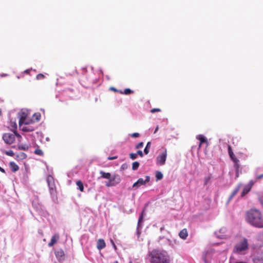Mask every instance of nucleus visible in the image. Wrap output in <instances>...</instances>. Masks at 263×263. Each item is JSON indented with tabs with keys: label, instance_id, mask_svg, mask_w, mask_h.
Returning <instances> with one entry per match:
<instances>
[{
	"label": "nucleus",
	"instance_id": "a878e982",
	"mask_svg": "<svg viewBox=\"0 0 263 263\" xmlns=\"http://www.w3.org/2000/svg\"><path fill=\"white\" fill-rule=\"evenodd\" d=\"M76 184L78 186V189L81 192L84 191V185L83 182L81 180H78L76 182Z\"/></svg>",
	"mask_w": 263,
	"mask_h": 263
},
{
	"label": "nucleus",
	"instance_id": "e433bc0d",
	"mask_svg": "<svg viewBox=\"0 0 263 263\" xmlns=\"http://www.w3.org/2000/svg\"><path fill=\"white\" fill-rule=\"evenodd\" d=\"M129 156H130V158L134 160V159H135L137 158V154H136V153H131V154H130Z\"/></svg>",
	"mask_w": 263,
	"mask_h": 263
},
{
	"label": "nucleus",
	"instance_id": "2f4dec72",
	"mask_svg": "<svg viewBox=\"0 0 263 263\" xmlns=\"http://www.w3.org/2000/svg\"><path fill=\"white\" fill-rule=\"evenodd\" d=\"M3 152L4 153H5L7 155L9 156H13L14 155V153L12 150H9V151L3 150Z\"/></svg>",
	"mask_w": 263,
	"mask_h": 263
},
{
	"label": "nucleus",
	"instance_id": "20e7f679",
	"mask_svg": "<svg viewBox=\"0 0 263 263\" xmlns=\"http://www.w3.org/2000/svg\"><path fill=\"white\" fill-rule=\"evenodd\" d=\"M46 181L49 190V192L52 198L55 196L57 191L55 184V179L50 175L46 177Z\"/></svg>",
	"mask_w": 263,
	"mask_h": 263
},
{
	"label": "nucleus",
	"instance_id": "c9c22d12",
	"mask_svg": "<svg viewBox=\"0 0 263 263\" xmlns=\"http://www.w3.org/2000/svg\"><path fill=\"white\" fill-rule=\"evenodd\" d=\"M45 78V76L43 74L39 73L37 74L36 78L37 80H42Z\"/></svg>",
	"mask_w": 263,
	"mask_h": 263
},
{
	"label": "nucleus",
	"instance_id": "2eb2a0df",
	"mask_svg": "<svg viewBox=\"0 0 263 263\" xmlns=\"http://www.w3.org/2000/svg\"><path fill=\"white\" fill-rule=\"evenodd\" d=\"M254 176L256 179L263 178V167H258L254 172Z\"/></svg>",
	"mask_w": 263,
	"mask_h": 263
},
{
	"label": "nucleus",
	"instance_id": "bb28decb",
	"mask_svg": "<svg viewBox=\"0 0 263 263\" xmlns=\"http://www.w3.org/2000/svg\"><path fill=\"white\" fill-rule=\"evenodd\" d=\"M156 181L161 180L163 178V174L160 171H156Z\"/></svg>",
	"mask_w": 263,
	"mask_h": 263
},
{
	"label": "nucleus",
	"instance_id": "a211bd4d",
	"mask_svg": "<svg viewBox=\"0 0 263 263\" xmlns=\"http://www.w3.org/2000/svg\"><path fill=\"white\" fill-rule=\"evenodd\" d=\"M197 139L200 141L199 147H201V145L203 143H205L206 145H208V141L206 138L202 135H199L197 136Z\"/></svg>",
	"mask_w": 263,
	"mask_h": 263
},
{
	"label": "nucleus",
	"instance_id": "bf43d9fd",
	"mask_svg": "<svg viewBox=\"0 0 263 263\" xmlns=\"http://www.w3.org/2000/svg\"><path fill=\"white\" fill-rule=\"evenodd\" d=\"M2 115V110L1 109H0V116Z\"/></svg>",
	"mask_w": 263,
	"mask_h": 263
},
{
	"label": "nucleus",
	"instance_id": "37998d69",
	"mask_svg": "<svg viewBox=\"0 0 263 263\" xmlns=\"http://www.w3.org/2000/svg\"><path fill=\"white\" fill-rule=\"evenodd\" d=\"M137 155H140L141 157H142L143 156V152L142 151H140V150H139L137 152Z\"/></svg>",
	"mask_w": 263,
	"mask_h": 263
},
{
	"label": "nucleus",
	"instance_id": "e2e57ef3",
	"mask_svg": "<svg viewBox=\"0 0 263 263\" xmlns=\"http://www.w3.org/2000/svg\"><path fill=\"white\" fill-rule=\"evenodd\" d=\"M157 130H158V127L156 128V129L155 130V132H156Z\"/></svg>",
	"mask_w": 263,
	"mask_h": 263
},
{
	"label": "nucleus",
	"instance_id": "3c124183",
	"mask_svg": "<svg viewBox=\"0 0 263 263\" xmlns=\"http://www.w3.org/2000/svg\"><path fill=\"white\" fill-rule=\"evenodd\" d=\"M0 171L3 172V173H5V170L4 169H3V168H2L1 166H0Z\"/></svg>",
	"mask_w": 263,
	"mask_h": 263
},
{
	"label": "nucleus",
	"instance_id": "f3484780",
	"mask_svg": "<svg viewBox=\"0 0 263 263\" xmlns=\"http://www.w3.org/2000/svg\"><path fill=\"white\" fill-rule=\"evenodd\" d=\"M30 124L31 123H30L29 124H24L25 125L23 126L22 125V127H21L22 130L23 132H32L33 130H34L35 129V127H34L33 126L30 125Z\"/></svg>",
	"mask_w": 263,
	"mask_h": 263
},
{
	"label": "nucleus",
	"instance_id": "6e6d98bb",
	"mask_svg": "<svg viewBox=\"0 0 263 263\" xmlns=\"http://www.w3.org/2000/svg\"><path fill=\"white\" fill-rule=\"evenodd\" d=\"M112 243V245H113V246H114V248H115V249H116V245H115V243L112 242V241H111Z\"/></svg>",
	"mask_w": 263,
	"mask_h": 263
},
{
	"label": "nucleus",
	"instance_id": "4be33fe9",
	"mask_svg": "<svg viewBox=\"0 0 263 263\" xmlns=\"http://www.w3.org/2000/svg\"><path fill=\"white\" fill-rule=\"evenodd\" d=\"M47 171H45V174L46 175V177L49 176V175L51 176L52 177H53V172L52 167H49L48 165L46 166Z\"/></svg>",
	"mask_w": 263,
	"mask_h": 263
},
{
	"label": "nucleus",
	"instance_id": "680f3d73",
	"mask_svg": "<svg viewBox=\"0 0 263 263\" xmlns=\"http://www.w3.org/2000/svg\"><path fill=\"white\" fill-rule=\"evenodd\" d=\"M113 263H118V261H115V262H113Z\"/></svg>",
	"mask_w": 263,
	"mask_h": 263
},
{
	"label": "nucleus",
	"instance_id": "dca6fc26",
	"mask_svg": "<svg viewBox=\"0 0 263 263\" xmlns=\"http://www.w3.org/2000/svg\"><path fill=\"white\" fill-rule=\"evenodd\" d=\"M228 153L230 156V157L232 159V160L235 163H237L238 162V160L235 157L234 153L233 152L232 148L230 145L228 146Z\"/></svg>",
	"mask_w": 263,
	"mask_h": 263
},
{
	"label": "nucleus",
	"instance_id": "aec40b11",
	"mask_svg": "<svg viewBox=\"0 0 263 263\" xmlns=\"http://www.w3.org/2000/svg\"><path fill=\"white\" fill-rule=\"evenodd\" d=\"M145 181L143 178H139L135 183H134L133 187L134 188H138L141 185L145 184Z\"/></svg>",
	"mask_w": 263,
	"mask_h": 263
},
{
	"label": "nucleus",
	"instance_id": "7ed1b4c3",
	"mask_svg": "<svg viewBox=\"0 0 263 263\" xmlns=\"http://www.w3.org/2000/svg\"><path fill=\"white\" fill-rule=\"evenodd\" d=\"M248 239L243 237L235 244L233 248V252L236 254H244V252L248 250Z\"/></svg>",
	"mask_w": 263,
	"mask_h": 263
},
{
	"label": "nucleus",
	"instance_id": "4d7b16f0",
	"mask_svg": "<svg viewBox=\"0 0 263 263\" xmlns=\"http://www.w3.org/2000/svg\"><path fill=\"white\" fill-rule=\"evenodd\" d=\"M1 77H5L7 76V74H1Z\"/></svg>",
	"mask_w": 263,
	"mask_h": 263
},
{
	"label": "nucleus",
	"instance_id": "79ce46f5",
	"mask_svg": "<svg viewBox=\"0 0 263 263\" xmlns=\"http://www.w3.org/2000/svg\"><path fill=\"white\" fill-rule=\"evenodd\" d=\"M144 180L145 181V183L149 182L150 180V177L149 176H146L145 179H144Z\"/></svg>",
	"mask_w": 263,
	"mask_h": 263
},
{
	"label": "nucleus",
	"instance_id": "6e6552de",
	"mask_svg": "<svg viewBox=\"0 0 263 263\" xmlns=\"http://www.w3.org/2000/svg\"><path fill=\"white\" fill-rule=\"evenodd\" d=\"M143 211L141 213L139 216L138 221L137 223V230H136V235L137 236L138 238H139L140 235L141 233V229L143 227Z\"/></svg>",
	"mask_w": 263,
	"mask_h": 263
},
{
	"label": "nucleus",
	"instance_id": "473e14b6",
	"mask_svg": "<svg viewBox=\"0 0 263 263\" xmlns=\"http://www.w3.org/2000/svg\"><path fill=\"white\" fill-rule=\"evenodd\" d=\"M18 169V165H10V170L13 172H16Z\"/></svg>",
	"mask_w": 263,
	"mask_h": 263
},
{
	"label": "nucleus",
	"instance_id": "864d4df0",
	"mask_svg": "<svg viewBox=\"0 0 263 263\" xmlns=\"http://www.w3.org/2000/svg\"><path fill=\"white\" fill-rule=\"evenodd\" d=\"M111 89L113 90L114 91H119L118 90H117L116 88H114V87H111Z\"/></svg>",
	"mask_w": 263,
	"mask_h": 263
},
{
	"label": "nucleus",
	"instance_id": "b1692460",
	"mask_svg": "<svg viewBox=\"0 0 263 263\" xmlns=\"http://www.w3.org/2000/svg\"><path fill=\"white\" fill-rule=\"evenodd\" d=\"M9 127L13 132V133L16 132V129L17 128V124L15 122L10 121Z\"/></svg>",
	"mask_w": 263,
	"mask_h": 263
},
{
	"label": "nucleus",
	"instance_id": "de8ad7c7",
	"mask_svg": "<svg viewBox=\"0 0 263 263\" xmlns=\"http://www.w3.org/2000/svg\"><path fill=\"white\" fill-rule=\"evenodd\" d=\"M117 158V156H114V157H108L107 159L108 160H113Z\"/></svg>",
	"mask_w": 263,
	"mask_h": 263
},
{
	"label": "nucleus",
	"instance_id": "9b49d317",
	"mask_svg": "<svg viewBox=\"0 0 263 263\" xmlns=\"http://www.w3.org/2000/svg\"><path fill=\"white\" fill-rule=\"evenodd\" d=\"M167 156V151L164 149L162 152L157 157V160L158 163L163 164L165 163Z\"/></svg>",
	"mask_w": 263,
	"mask_h": 263
},
{
	"label": "nucleus",
	"instance_id": "9d476101",
	"mask_svg": "<svg viewBox=\"0 0 263 263\" xmlns=\"http://www.w3.org/2000/svg\"><path fill=\"white\" fill-rule=\"evenodd\" d=\"M120 182V179L117 178L116 176L113 177H111L109 179H108V181L106 182L105 185L106 186H115L117 184Z\"/></svg>",
	"mask_w": 263,
	"mask_h": 263
},
{
	"label": "nucleus",
	"instance_id": "1a4fd4ad",
	"mask_svg": "<svg viewBox=\"0 0 263 263\" xmlns=\"http://www.w3.org/2000/svg\"><path fill=\"white\" fill-rule=\"evenodd\" d=\"M254 184V181L253 180H251L247 184L244 186L243 190L240 195V197L241 198L246 196L251 191Z\"/></svg>",
	"mask_w": 263,
	"mask_h": 263
},
{
	"label": "nucleus",
	"instance_id": "603ef678",
	"mask_svg": "<svg viewBox=\"0 0 263 263\" xmlns=\"http://www.w3.org/2000/svg\"><path fill=\"white\" fill-rule=\"evenodd\" d=\"M164 230V227H162L160 229L161 232H162Z\"/></svg>",
	"mask_w": 263,
	"mask_h": 263
},
{
	"label": "nucleus",
	"instance_id": "8fccbe9b",
	"mask_svg": "<svg viewBox=\"0 0 263 263\" xmlns=\"http://www.w3.org/2000/svg\"><path fill=\"white\" fill-rule=\"evenodd\" d=\"M164 237H165V236H159V240L162 239H163Z\"/></svg>",
	"mask_w": 263,
	"mask_h": 263
},
{
	"label": "nucleus",
	"instance_id": "49530a36",
	"mask_svg": "<svg viewBox=\"0 0 263 263\" xmlns=\"http://www.w3.org/2000/svg\"><path fill=\"white\" fill-rule=\"evenodd\" d=\"M139 165H132V168L133 170L136 171L138 168Z\"/></svg>",
	"mask_w": 263,
	"mask_h": 263
},
{
	"label": "nucleus",
	"instance_id": "f03ea898",
	"mask_svg": "<svg viewBox=\"0 0 263 263\" xmlns=\"http://www.w3.org/2000/svg\"><path fill=\"white\" fill-rule=\"evenodd\" d=\"M151 263H171L170 257L165 251L154 250L149 255Z\"/></svg>",
	"mask_w": 263,
	"mask_h": 263
},
{
	"label": "nucleus",
	"instance_id": "09e8293b",
	"mask_svg": "<svg viewBox=\"0 0 263 263\" xmlns=\"http://www.w3.org/2000/svg\"><path fill=\"white\" fill-rule=\"evenodd\" d=\"M30 69H27V70H25V71H24V72L25 73L28 74V73H29V72H30Z\"/></svg>",
	"mask_w": 263,
	"mask_h": 263
},
{
	"label": "nucleus",
	"instance_id": "f704fd0d",
	"mask_svg": "<svg viewBox=\"0 0 263 263\" xmlns=\"http://www.w3.org/2000/svg\"><path fill=\"white\" fill-rule=\"evenodd\" d=\"M34 153L37 155L42 156L43 155V152L39 148H37L35 150Z\"/></svg>",
	"mask_w": 263,
	"mask_h": 263
},
{
	"label": "nucleus",
	"instance_id": "0eeeda50",
	"mask_svg": "<svg viewBox=\"0 0 263 263\" xmlns=\"http://www.w3.org/2000/svg\"><path fill=\"white\" fill-rule=\"evenodd\" d=\"M28 116V114L25 111H21L19 114V126L20 127H22L23 124H29L30 123H32V121H28L27 120V118Z\"/></svg>",
	"mask_w": 263,
	"mask_h": 263
},
{
	"label": "nucleus",
	"instance_id": "ea45409f",
	"mask_svg": "<svg viewBox=\"0 0 263 263\" xmlns=\"http://www.w3.org/2000/svg\"><path fill=\"white\" fill-rule=\"evenodd\" d=\"M161 111V109L159 108H153L151 109V112L152 113H154L155 112H160Z\"/></svg>",
	"mask_w": 263,
	"mask_h": 263
},
{
	"label": "nucleus",
	"instance_id": "5fc2aeb1",
	"mask_svg": "<svg viewBox=\"0 0 263 263\" xmlns=\"http://www.w3.org/2000/svg\"><path fill=\"white\" fill-rule=\"evenodd\" d=\"M132 164H139V163L137 161L134 162Z\"/></svg>",
	"mask_w": 263,
	"mask_h": 263
},
{
	"label": "nucleus",
	"instance_id": "13d9d810",
	"mask_svg": "<svg viewBox=\"0 0 263 263\" xmlns=\"http://www.w3.org/2000/svg\"><path fill=\"white\" fill-rule=\"evenodd\" d=\"M9 164H11V165H12V164H15L14 162H11Z\"/></svg>",
	"mask_w": 263,
	"mask_h": 263
},
{
	"label": "nucleus",
	"instance_id": "72a5a7b5",
	"mask_svg": "<svg viewBox=\"0 0 263 263\" xmlns=\"http://www.w3.org/2000/svg\"><path fill=\"white\" fill-rule=\"evenodd\" d=\"M211 178V175H209L208 176H206L204 178V185L208 184V183L209 182V181L210 180Z\"/></svg>",
	"mask_w": 263,
	"mask_h": 263
},
{
	"label": "nucleus",
	"instance_id": "c03bdc74",
	"mask_svg": "<svg viewBox=\"0 0 263 263\" xmlns=\"http://www.w3.org/2000/svg\"><path fill=\"white\" fill-rule=\"evenodd\" d=\"M234 197V195L231 194V195L230 196V197H229L228 198V202H229Z\"/></svg>",
	"mask_w": 263,
	"mask_h": 263
},
{
	"label": "nucleus",
	"instance_id": "a19ab883",
	"mask_svg": "<svg viewBox=\"0 0 263 263\" xmlns=\"http://www.w3.org/2000/svg\"><path fill=\"white\" fill-rule=\"evenodd\" d=\"M19 148L23 150H27L28 149V147L26 146H19Z\"/></svg>",
	"mask_w": 263,
	"mask_h": 263
},
{
	"label": "nucleus",
	"instance_id": "cd10ccee",
	"mask_svg": "<svg viewBox=\"0 0 263 263\" xmlns=\"http://www.w3.org/2000/svg\"><path fill=\"white\" fill-rule=\"evenodd\" d=\"M242 185V184L241 183H239L237 186L234 189L232 193V195H234V196L237 194L238 191H239L241 186Z\"/></svg>",
	"mask_w": 263,
	"mask_h": 263
},
{
	"label": "nucleus",
	"instance_id": "052dcab7",
	"mask_svg": "<svg viewBox=\"0 0 263 263\" xmlns=\"http://www.w3.org/2000/svg\"><path fill=\"white\" fill-rule=\"evenodd\" d=\"M27 165H25V170H27Z\"/></svg>",
	"mask_w": 263,
	"mask_h": 263
},
{
	"label": "nucleus",
	"instance_id": "c85d7f7f",
	"mask_svg": "<svg viewBox=\"0 0 263 263\" xmlns=\"http://www.w3.org/2000/svg\"><path fill=\"white\" fill-rule=\"evenodd\" d=\"M26 157V155L23 152L20 153V154L16 156V159L17 160H20V159L23 160V159H25Z\"/></svg>",
	"mask_w": 263,
	"mask_h": 263
},
{
	"label": "nucleus",
	"instance_id": "ddd939ff",
	"mask_svg": "<svg viewBox=\"0 0 263 263\" xmlns=\"http://www.w3.org/2000/svg\"><path fill=\"white\" fill-rule=\"evenodd\" d=\"M226 228H222L219 230L218 232H215V235L216 237L219 239H226L227 235L225 234Z\"/></svg>",
	"mask_w": 263,
	"mask_h": 263
},
{
	"label": "nucleus",
	"instance_id": "f257e3e1",
	"mask_svg": "<svg viewBox=\"0 0 263 263\" xmlns=\"http://www.w3.org/2000/svg\"><path fill=\"white\" fill-rule=\"evenodd\" d=\"M246 219L251 226L257 228H263V217L258 210L252 209L247 211Z\"/></svg>",
	"mask_w": 263,
	"mask_h": 263
},
{
	"label": "nucleus",
	"instance_id": "4c0bfd02",
	"mask_svg": "<svg viewBox=\"0 0 263 263\" xmlns=\"http://www.w3.org/2000/svg\"><path fill=\"white\" fill-rule=\"evenodd\" d=\"M143 142H141L139 143L136 146V148L138 149L140 148H142L143 146Z\"/></svg>",
	"mask_w": 263,
	"mask_h": 263
},
{
	"label": "nucleus",
	"instance_id": "f8f14e48",
	"mask_svg": "<svg viewBox=\"0 0 263 263\" xmlns=\"http://www.w3.org/2000/svg\"><path fill=\"white\" fill-rule=\"evenodd\" d=\"M55 255L59 261H63L65 260V253L62 249H59L55 251Z\"/></svg>",
	"mask_w": 263,
	"mask_h": 263
},
{
	"label": "nucleus",
	"instance_id": "412c9836",
	"mask_svg": "<svg viewBox=\"0 0 263 263\" xmlns=\"http://www.w3.org/2000/svg\"><path fill=\"white\" fill-rule=\"evenodd\" d=\"M105 242L103 239H99L97 241V247L99 250L105 247Z\"/></svg>",
	"mask_w": 263,
	"mask_h": 263
},
{
	"label": "nucleus",
	"instance_id": "a18cd8bd",
	"mask_svg": "<svg viewBox=\"0 0 263 263\" xmlns=\"http://www.w3.org/2000/svg\"><path fill=\"white\" fill-rule=\"evenodd\" d=\"M234 197V195L231 194V195L230 196V197H229L228 198V202H229Z\"/></svg>",
	"mask_w": 263,
	"mask_h": 263
},
{
	"label": "nucleus",
	"instance_id": "0e129e2a",
	"mask_svg": "<svg viewBox=\"0 0 263 263\" xmlns=\"http://www.w3.org/2000/svg\"><path fill=\"white\" fill-rule=\"evenodd\" d=\"M129 263H132V262H131V261H130Z\"/></svg>",
	"mask_w": 263,
	"mask_h": 263
},
{
	"label": "nucleus",
	"instance_id": "c756f323",
	"mask_svg": "<svg viewBox=\"0 0 263 263\" xmlns=\"http://www.w3.org/2000/svg\"><path fill=\"white\" fill-rule=\"evenodd\" d=\"M119 92L121 93L124 95H129L134 92V91L129 88H126L124 90V91H119Z\"/></svg>",
	"mask_w": 263,
	"mask_h": 263
},
{
	"label": "nucleus",
	"instance_id": "6ab92c4d",
	"mask_svg": "<svg viewBox=\"0 0 263 263\" xmlns=\"http://www.w3.org/2000/svg\"><path fill=\"white\" fill-rule=\"evenodd\" d=\"M59 235L58 234H54L50 240V241L48 243V246L51 247L52 246H53L54 244H55L57 240L59 239Z\"/></svg>",
	"mask_w": 263,
	"mask_h": 263
},
{
	"label": "nucleus",
	"instance_id": "5701e85b",
	"mask_svg": "<svg viewBox=\"0 0 263 263\" xmlns=\"http://www.w3.org/2000/svg\"><path fill=\"white\" fill-rule=\"evenodd\" d=\"M179 235L180 238H181L183 239H185L188 235L186 229H183L182 230H181L180 232Z\"/></svg>",
	"mask_w": 263,
	"mask_h": 263
},
{
	"label": "nucleus",
	"instance_id": "4468645a",
	"mask_svg": "<svg viewBox=\"0 0 263 263\" xmlns=\"http://www.w3.org/2000/svg\"><path fill=\"white\" fill-rule=\"evenodd\" d=\"M241 173V172H240ZM229 173L231 176L234 174L235 176V179H237L239 177L240 173L239 165H233Z\"/></svg>",
	"mask_w": 263,
	"mask_h": 263
},
{
	"label": "nucleus",
	"instance_id": "7c9ffc66",
	"mask_svg": "<svg viewBox=\"0 0 263 263\" xmlns=\"http://www.w3.org/2000/svg\"><path fill=\"white\" fill-rule=\"evenodd\" d=\"M151 143L150 142H148L147 144H146V147H145L144 148V153L147 155L148 154V153H149V148H150L151 147Z\"/></svg>",
	"mask_w": 263,
	"mask_h": 263
},
{
	"label": "nucleus",
	"instance_id": "423d86ee",
	"mask_svg": "<svg viewBox=\"0 0 263 263\" xmlns=\"http://www.w3.org/2000/svg\"><path fill=\"white\" fill-rule=\"evenodd\" d=\"M32 206L34 209L39 213V215L43 216H45L47 214V212L45 209L44 206L40 204L37 200H33L32 202Z\"/></svg>",
	"mask_w": 263,
	"mask_h": 263
},
{
	"label": "nucleus",
	"instance_id": "39448f33",
	"mask_svg": "<svg viewBox=\"0 0 263 263\" xmlns=\"http://www.w3.org/2000/svg\"><path fill=\"white\" fill-rule=\"evenodd\" d=\"M17 137L19 139H21V136L18 134L17 132L12 133H5L3 136V139L5 142L8 144H12L14 140L15 137Z\"/></svg>",
	"mask_w": 263,
	"mask_h": 263
},
{
	"label": "nucleus",
	"instance_id": "58836bf2",
	"mask_svg": "<svg viewBox=\"0 0 263 263\" xmlns=\"http://www.w3.org/2000/svg\"><path fill=\"white\" fill-rule=\"evenodd\" d=\"M130 136L133 138H137V137H139L140 135L138 133H133L132 134H131Z\"/></svg>",
	"mask_w": 263,
	"mask_h": 263
},
{
	"label": "nucleus",
	"instance_id": "393cba45",
	"mask_svg": "<svg viewBox=\"0 0 263 263\" xmlns=\"http://www.w3.org/2000/svg\"><path fill=\"white\" fill-rule=\"evenodd\" d=\"M100 173L101 174V177L103 178H105V179H108L111 177V174L110 173H105L102 171H101L100 172Z\"/></svg>",
	"mask_w": 263,
	"mask_h": 263
}]
</instances>
